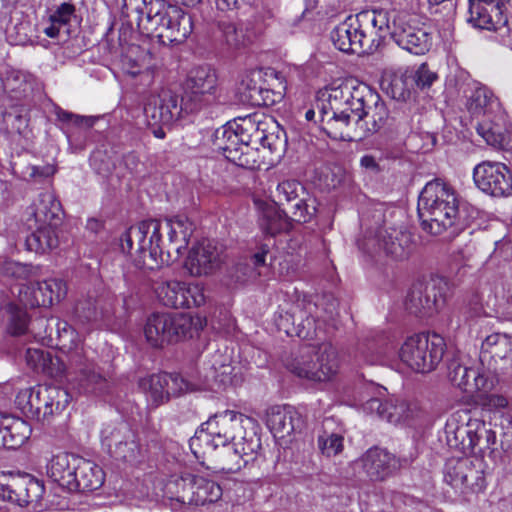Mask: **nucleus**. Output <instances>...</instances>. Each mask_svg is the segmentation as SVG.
<instances>
[{
    "label": "nucleus",
    "mask_w": 512,
    "mask_h": 512,
    "mask_svg": "<svg viewBox=\"0 0 512 512\" xmlns=\"http://www.w3.org/2000/svg\"><path fill=\"white\" fill-rule=\"evenodd\" d=\"M252 420L245 415L232 410L215 414L203 423L191 440V445H205L211 449L225 447L230 441L238 439L237 432Z\"/></svg>",
    "instance_id": "13"
},
{
    "label": "nucleus",
    "mask_w": 512,
    "mask_h": 512,
    "mask_svg": "<svg viewBox=\"0 0 512 512\" xmlns=\"http://www.w3.org/2000/svg\"><path fill=\"white\" fill-rule=\"evenodd\" d=\"M30 425L21 418L0 412V448L17 449L31 436Z\"/></svg>",
    "instance_id": "37"
},
{
    "label": "nucleus",
    "mask_w": 512,
    "mask_h": 512,
    "mask_svg": "<svg viewBox=\"0 0 512 512\" xmlns=\"http://www.w3.org/2000/svg\"><path fill=\"white\" fill-rule=\"evenodd\" d=\"M61 204L53 191H45L30 207L27 218L31 234L26 238V246L30 251L45 253L59 244L57 228L61 222Z\"/></svg>",
    "instance_id": "5"
},
{
    "label": "nucleus",
    "mask_w": 512,
    "mask_h": 512,
    "mask_svg": "<svg viewBox=\"0 0 512 512\" xmlns=\"http://www.w3.org/2000/svg\"><path fill=\"white\" fill-rule=\"evenodd\" d=\"M466 97L467 109L473 115L482 116V118L496 111V108L493 107L494 103L497 106H502L493 91L479 82L470 85L469 94Z\"/></svg>",
    "instance_id": "40"
},
{
    "label": "nucleus",
    "mask_w": 512,
    "mask_h": 512,
    "mask_svg": "<svg viewBox=\"0 0 512 512\" xmlns=\"http://www.w3.org/2000/svg\"><path fill=\"white\" fill-rule=\"evenodd\" d=\"M482 466V459L476 458L473 462L469 458H451L445 464L444 480L462 493L466 489L473 492L481 491L485 487Z\"/></svg>",
    "instance_id": "18"
},
{
    "label": "nucleus",
    "mask_w": 512,
    "mask_h": 512,
    "mask_svg": "<svg viewBox=\"0 0 512 512\" xmlns=\"http://www.w3.org/2000/svg\"><path fill=\"white\" fill-rule=\"evenodd\" d=\"M163 222L158 219H148L136 226L130 227L122 236V249L130 251L137 244L142 265L153 269L154 267L169 264L170 250L163 239Z\"/></svg>",
    "instance_id": "8"
},
{
    "label": "nucleus",
    "mask_w": 512,
    "mask_h": 512,
    "mask_svg": "<svg viewBox=\"0 0 512 512\" xmlns=\"http://www.w3.org/2000/svg\"><path fill=\"white\" fill-rule=\"evenodd\" d=\"M446 350L444 338L437 333H415L400 346L399 359L416 373H429L442 361Z\"/></svg>",
    "instance_id": "9"
},
{
    "label": "nucleus",
    "mask_w": 512,
    "mask_h": 512,
    "mask_svg": "<svg viewBox=\"0 0 512 512\" xmlns=\"http://www.w3.org/2000/svg\"><path fill=\"white\" fill-rule=\"evenodd\" d=\"M445 286L441 279L415 283L406 297V309L419 316L432 314L445 303Z\"/></svg>",
    "instance_id": "23"
},
{
    "label": "nucleus",
    "mask_w": 512,
    "mask_h": 512,
    "mask_svg": "<svg viewBox=\"0 0 512 512\" xmlns=\"http://www.w3.org/2000/svg\"><path fill=\"white\" fill-rule=\"evenodd\" d=\"M198 112L199 111H190L186 109V105L184 103V94L180 99L177 95L169 94L162 100V103L159 107L160 115L157 121L161 122L162 124H169L182 118L185 115L196 114Z\"/></svg>",
    "instance_id": "45"
},
{
    "label": "nucleus",
    "mask_w": 512,
    "mask_h": 512,
    "mask_svg": "<svg viewBox=\"0 0 512 512\" xmlns=\"http://www.w3.org/2000/svg\"><path fill=\"white\" fill-rule=\"evenodd\" d=\"M496 111L487 114L477 125L478 134L495 148L512 149V129L508 115L502 106L493 105Z\"/></svg>",
    "instance_id": "25"
},
{
    "label": "nucleus",
    "mask_w": 512,
    "mask_h": 512,
    "mask_svg": "<svg viewBox=\"0 0 512 512\" xmlns=\"http://www.w3.org/2000/svg\"><path fill=\"white\" fill-rule=\"evenodd\" d=\"M143 14L141 24L162 43H182L193 31L192 17L181 7L164 0H150Z\"/></svg>",
    "instance_id": "6"
},
{
    "label": "nucleus",
    "mask_w": 512,
    "mask_h": 512,
    "mask_svg": "<svg viewBox=\"0 0 512 512\" xmlns=\"http://www.w3.org/2000/svg\"><path fill=\"white\" fill-rule=\"evenodd\" d=\"M482 349L494 357L505 358L508 352L512 351V342L507 335L494 333L486 337Z\"/></svg>",
    "instance_id": "48"
},
{
    "label": "nucleus",
    "mask_w": 512,
    "mask_h": 512,
    "mask_svg": "<svg viewBox=\"0 0 512 512\" xmlns=\"http://www.w3.org/2000/svg\"><path fill=\"white\" fill-rule=\"evenodd\" d=\"M289 217L285 213L267 212L261 220V227L270 235H275L290 228Z\"/></svg>",
    "instance_id": "51"
},
{
    "label": "nucleus",
    "mask_w": 512,
    "mask_h": 512,
    "mask_svg": "<svg viewBox=\"0 0 512 512\" xmlns=\"http://www.w3.org/2000/svg\"><path fill=\"white\" fill-rule=\"evenodd\" d=\"M382 206L376 208L373 218L376 227L367 228L369 239L368 245L377 244L380 249L395 260H402L408 257L411 251V237L407 232L398 231L395 228L384 229L379 222L382 221Z\"/></svg>",
    "instance_id": "20"
},
{
    "label": "nucleus",
    "mask_w": 512,
    "mask_h": 512,
    "mask_svg": "<svg viewBox=\"0 0 512 512\" xmlns=\"http://www.w3.org/2000/svg\"><path fill=\"white\" fill-rule=\"evenodd\" d=\"M151 55L138 46L131 47L121 58V69L124 73L137 77L151 63Z\"/></svg>",
    "instance_id": "46"
},
{
    "label": "nucleus",
    "mask_w": 512,
    "mask_h": 512,
    "mask_svg": "<svg viewBox=\"0 0 512 512\" xmlns=\"http://www.w3.org/2000/svg\"><path fill=\"white\" fill-rule=\"evenodd\" d=\"M217 76L207 66L197 67L188 75L184 87V103L190 111H202L216 100Z\"/></svg>",
    "instance_id": "17"
},
{
    "label": "nucleus",
    "mask_w": 512,
    "mask_h": 512,
    "mask_svg": "<svg viewBox=\"0 0 512 512\" xmlns=\"http://www.w3.org/2000/svg\"><path fill=\"white\" fill-rule=\"evenodd\" d=\"M446 434L450 440L453 436L455 445L460 444L463 450H469L476 457H483L492 452L496 443V435L483 421L471 419L465 410L458 411L447 420Z\"/></svg>",
    "instance_id": "11"
},
{
    "label": "nucleus",
    "mask_w": 512,
    "mask_h": 512,
    "mask_svg": "<svg viewBox=\"0 0 512 512\" xmlns=\"http://www.w3.org/2000/svg\"><path fill=\"white\" fill-rule=\"evenodd\" d=\"M40 268L32 265L22 264L12 260H1L0 259V273L13 277L19 280H24L26 283L21 284L19 291L31 292L27 290V287L34 286L37 277L39 276Z\"/></svg>",
    "instance_id": "44"
},
{
    "label": "nucleus",
    "mask_w": 512,
    "mask_h": 512,
    "mask_svg": "<svg viewBox=\"0 0 512 512\" xmlns=\"http://www.w3.org/2000/svg\"><path fill=\"white\" fill-rule=\"evenodd\" d=\"M356 463L373 481L384 480L403 466L401 459L379 447L368 449Z\"/></svg>",
    "instance_id": "31"
},
{
    "label": "nucleus",
    "mask_w": 512,
    "mask_h": 512,
    "mask_svg": "<svg viewBox=\"0 0 512 512\" xmlns=\"http://www.w3.org/2000/svg\"><path fill=\"white\" fill-rule=\"evenodd\" d=\"M56 332L61 349L70 353V361L78 369L77 383L79 392L97 393L106 386V380L95 371L94 364L88 360L87 352L80 343L76 330L64 320H57Z\"/></svg>",
    "instance_id": "10"
},
{
    "label": "nucleus",
    "mask_w": 512,
    "mask_h": 512,
    "mask_svg": "<svg viewBox=\"0 0 512 512\" xmlns=\"http://www.w3.org/2000/svg\"><path fill=\"white\" fill-rule=\"evenodd\" d=\"M73 478L75 487L68 486L67 491L90 492L97 490L104 483V472L100 466L90 460L78 457L75 460Z\"/></svg>",
    "instance_id": "38"
},
{
    "label": "nucleus",
    "mask_w": 512,
    "mask_h": 512,
    "mask_svg": "<svg viewBox=\"0 0 512 512\" xmlns=\"http://www.w3.org/2000/svg\"><path fill=\"white\" fill-rule=\"evenodd\" d=\"M255 143H260L263 148H267L271 152L278 151L282 146V140L278 135L267 133V126H265Z\"/></svg>",
    "instance_id": "61"
},
{
    "label": "nucleus",
    "mask_w": 512,
    "mask_h": 512,
    "mask_svg": "<svg viewBox=\"0 0 512 512\" xmlns=\"http://www.w3.org/2000/svg\"><path fill=\"white\" fill-rule=\"evenodd\" d=\"M494 34L499 43L512 50V19L506 17L503 23L497 26Z\"/></svg>",
    "instance_id": "59"
},
{
    "label": "nucleus",
    "mask_w": 512,
    "mask_h": 512,
    "mask_svg": "<svg viewBox=\"0 0 512 512\" xmlns=\"http://www.w3.org/2000/svg\"><path fill=\"white\" fill-rule=\"evenodd\" d=\"M166 373L153 374L140 380L139 387L151 406H159L169 399Z\"/></svg>",
    "instance_id": "43"
},
{
    "label": "nucleus",
    "mask_w": 512,
    "mask_h": 512,
    "mask_svg": "<svg viewBox=\"0 0 512 512\" xmlns=\"http://www.w3.org/2000/svg\"><path fill=\"white\" fill-rule=\"evenodd\" d=\"M287 369L299 378L312 382H322L334 377L339 369L335 349L330 344H322L318 350L303 348L286 364Z\"/></svg>",
    "instance_id": "12"
},
{
    "label": "nucleus",
    "mask_w": 512,
    "mask_h": 512,
    "mask_svg": "<svg viewBox=\"0 0 512 512\" xmlns=\"http://www.w3.org/2000/svg\"><path fill=\"white\" fill-rule=\"evenodd\" d=\"M17 482V477H8L7 475H0V498L10 502H15L16 491L14 484Z\"/></svg>",
    "instance_id": "60"
},
{
    "label": "nucleus",
    "mask_w": 512,
    "mask_h": 512,
    "mask_svg": "<svg viewBox=\"0 0 512 512\" xmlns=\"http://www.w3.org/2000/svg\"><path fill=\"white\" fill-rule=\"evenodd\" d=\"M319 119L328 136L354 141L379 131L388 119V109L369 85L347 79L318 92Z\"/></svg>",
    "instance_id": "1"
},
{
    "label": "nucleus",
    "mask_w": 512,
    "mask_h": 512,
    "mask_svg": "<svg viewBox=\"0 0 512 512\" xmlns=\"http://www.w3.org/2000/svg\"><path fill=\"white\" fill-rule=\"evenodd\" d=\"M11 110H6L3 113V120L11 128L18 133L27 126L26 108L23 104H8Z\"/></svg>",
    "instance_id": "52"
},
{
    "label": "nucleus",
    "mask_w": 512,
    "mask_h": 512,
    "mask_svg": "<svg viewBox=\"0 0 512 512\" xmlns=\"http://www.w3.org/2000/svg\"><path fill=\"white\" fill-rule=\"evenodd\" d=\"M167 494H181L183 502L205 505L218 501L222 496L219 484L203 476L184 473L173 476L165 485Z\"/></svg>",
    "instance_id": "15"
},
{
    "label": "nucleus",
    "mask_w": 512,
    "mask_h": 512,
    "mask_svg": "<svg viewBox=\"0 0 512 512\" xmlns=\"http://www.w3.org/2000/svg\"><path fill=\"white\" fill-rule=\"evenodd\" d=\"M78 456L68 453H58L53 455L46 464V474L55 483L63 489H68V486L75 487L73 473L75 470V463Z\"/></svg>",
    "instance_id": "39"
},
{
    "label": "nucleus",
    "mask_w": 512,
    "mask_h": 512,
    "mask_svg": "<svg viewBox=\"0 0 512 512\" xmlns=\"http://www.w3.org/2000/svg\"><path fill=\"white\" fill-rule=\"evenodd\" d=\"M55 171V167L50 164L41 166L29 165L25 168L22 174L26 180L41 181L43 179L50 178L54 175Z\"/></svg>",
    "instance_id": "56"
},
{
    "label": "nucleus",
    "mask_w": 512,
    "mask_h": 512,
    "mask_svg": "<svg viewBox=\"0 0 512 512\" xmlns=\"http://www.w3.org/2000/svg\"><path fill=\"white\" fill-rule=\"evenodd\" d=\"M489 306L493 307L496 314H499L506 318L512 317V288L502 287L496 291L493 298H489L487 301Z\"/></svg>",
    "instance_id": "50"
},
{
    "label": "nucleus",
    "mask_w": 512,
    "mask_h": 512,
    "mask_svg": "<svg viewBox=\"0 0 512 512\" xmlns=\"http://www.w3.org/2000/svg\"><path fill=\"white\" fill-rule=\"evenodd\" d=\"M297 322V328L295 329V332L298 337L307 339L312 338L314 335H316V331L318 328H320V321H316L314 318L307 317L306 319H303L302 315H299L298 317L293 316V323L295 324Z\"/></svg>",
    "instance_id": "54"
},
{
    "label": "nucleus",
    "mask_w": 512,
    "mask_h": 512,
    "mask_svg": "<svg viewBox=\"0 0 512 512\" xmlns=\"http://www.w3.org/2000/svg\"><path fill=\"white\" fill-rule=\"evenodd\" d=\"M248 425L237 432L238 439L232 442L233 451L230 453L231 461L222 467L227 473H235L253 460L261 448L260 437L253 429H247Z\"/></svg>",
    "instance_id": "33"
},
{
    "label": "nucleus",
    "mask_w": 512,
    "mask_h": 512,
    "mask_svg": "<svg viewBox=\"0 0 512 512\" xmlns=\"http://www.w3.org/2000/svg\"><path fill=\"white\" fill-rule=\"evenodd\" d=\"M162 222L168 249H173L177 256L181 255L195 231V223L185 215H176Z\"/></svg>",
    "instance_id": "36"
},
{
    "label": "nucleus",
    "mask_w": 512,
    "mask_h": 512,
    "mask_svg": "<svg viewBox=\"0 0 512 512\" xmlns=\"http://www.w3.org/2000/svg\"><path fill=\"white\" fill-rule=\"evenodd\" d=\"M387 19L379 33L380 43L387 35L403 50L424 55L432 46V35L421 23L418 0H389V7L379 9Z\"/></svg>",
    "instance_id": "2"
},
{
    "label": "nucleus",
    "mask_w": 512,
    "mask_h": 512,
    "mask_svg": "<svg viewBox=\"0 0 512 512\" xmlns=\"http://www.w3.org/2000/svg\"><path fill=\"white\" fill-rule=\"evenodd\" d=\"M225 261L224 249L211 241H202L189 252L184 267L191 276H206L214 273Z\"/></svg>",
    "instance_id": "26"
},
{
    "label": "nucleus",
    "mask_w": 512,
    "mask_h": 512,
    "mask_svg": "<svg viewBox=\"0 0 512 512\" xmlns=\"http://www.w3.org/2000/svg\"><path fill=\"white\" fill-rule=\"evenodd\" d=\"M102 444L116 459L133 462L138 460L141 448L134 432L126 423L106 427L102 430Z\"/></svg>",
    "instance_id": "28"
},
{
    "label": "nucleus",
    "mask_w": 512,
    "mask_h": 512,
    "mask_svg": "<svg viewBox=\"0 0 512 512\" xmlns=\"http://www.w3.org/2000/svg\"><path fill=\"white\" fill-rule=\"evenodd\" d=\"M217 27L222 33L225 41L232 45L237 43V32L234 23L228 18L217 20Z\"/></svg>",
    "instance_id": "62"
},
{
    "label": "nucleus",
    "mask_w": 512,
    "mask_h": 512,
    "mask_svg": "<svg viewBox=\"0 0 512 512\" xmlns=\"http://www.w3.org/2000/svg\"><path fill=\"white\" fill-rule=\"evenodd\" d=\"M387 19L379 9L364 10L348 17L331 32L334 46L344 53L371 52L380 45V31Z\"/></svg>",
    "instance_id": "4"
},
{
    "label": "nucleus",
    "mask_w": 512,
    "mask_h": 512,
    "mask_svg": "<svg viewBox=\"0 0 512 512\" xmlns=\"http://www.w3.org/2000/svg\"><path fill=\"white\" fill-rule=\"evenodd\" d=\"M157 299L167 307H200L206 302L204 285L199 282L162 280L155 285Z\"/></svg>",
    "instance_id": "16"
},
{
    "label": "nucleus",
    "mask_w": 512,
    "mask_h": 512,
    "mask_svg": "<svg viewBox=\"0 0 512 512\" xmlns=\"http://www.w3.org/2000/svg\"><path fill=\"white\" fill-rule=\"evenodd\" d=\"M231 122L245 144L246 149H248L251 143H255L265 126L268 125L265 116L259 113L238 117Z\"/></svg>",
    "instance_id": "42"
},
{
    "label": "nucleus",
    "mask_w": 512,
    "mask_h": 512,
    "mask_svg": "<svg viewBox=\"0 0 512 512\" xmlns=\"http://www.w3.org/2000/svg\"><path fill=\"white\" fill-rule=\"evenodd\" d=\"M137 77H139V84L141 86L151 88L155 81V69L153 65L151 63L147 65Z\"/></svg>",
    "instance_id": "63"
},
{
    "label": "nucleus",
    "mask_w": 512,
    "mask_h": 512,
    "mask_svg": "<svg viewBox=\"0 0 512 512\" xmlns=\"http://www.w3.org/2000/svg\"><path fill=\"white\" fill-rule=\"evenodd\" d=\"M70 400L71 396L64 388L39 385L33 399V412L29 413V417L42 423H49L51 416L61 413Z\"/></svg>",
    "instance_id": "27"
},
{
    "label": "nucleus",
    "mask_w": 512,
    "mask_h": 512,
    "mask_svg": "<svg viewBox=\"0 0 512 512\" xmlns=\"http://www.w3.org/2000/svg\"><path fill=\"white\" fill-rule=\"evenodd\" d=\"M213 148L222 152L225 158L238 165L245 163L242 159L244 155L245 144L242 142L237 130L231 121L217 128L212 135Z\"/></svg>",
    "instance_id": "35"
},
{
    "label": "nucleus",
    "mask_w": 512,
    "mask_h": 512,
    "mask_svg": "<svg viewBox=\"0 0 512 512\" xmlns=\"http://www.w3.org/2000/svg\"><path fill=\"white\" fill-rule=\"evenodd\" d=\"M473 181L482 192L504 197L512 193V173L502 162L482 161L473 168Z\"/></svg>",
    "instance_id": "19"
},
{
    "label": "nucleus",
    "mask_w": 512,
    "mask_h": 512,
    "mask_svg": "<svg viewBox=\"0 0 512 512\" xmlns=\"http://www.w3.org/2000/svg\"><path fill=\"white\" fill-rule=\"evenodd\" d=\"M233 368L230 358L220 352H216L209 360V367L202 382L191 381L179 374L166 373V385L168 394L178 396L187 392H194L202 389H212V383L226 384L230 381Z\"/></svg>",
    "instance_id": "14"
},
{
    "label": "nucleus",
    "mask_w": 512,
    "mask_h": 512,
    "mask_svg": "<svg viewBox=\"0 0 512 512\" xmlns=\"http://www.w3.org/2000/svg\"><path fill=\"white\" fill-rule=\"evenodd\" d=\"M417 210L423 230L440 235L456 223L459 212L456 192L440 179L430 181L421 191Z\"/></svg>",
    "instance_id": "3"
},
{
    "label": "nucleus",
    "mask_w": 512,
    "mask_h": 512,
    "mask_svg": "<svg viewBox=\"0 0 512 512\" xmlns=\"http://www.w3.org/2000/svg\"><path fill=\"white\" fill-rule=\"evenodd\" d=\"M31 292H18L21 304L25 306H48L63 299L67 293L66 283L57 278L42 283L36 281L34 286L27 287Z\"/></svg>",
    "instance_id": "34"
},
{
    "label": "nucleus",
    "mask_w": 512,
    "mask_h": 512,
    "mask_svg": "<svg viewBox=\"0 0 512 512\" xmlns=\"http://www.w3.org/2000/svg\"><path fill=\"white\" fill-rule=\"evenodd\" d=\"M275 203L283 205L292 203V219L299 223H306L316 213V200L309 196L305 187L297 180H283L276 186L273 194Z\"/></svg>",
    "instance_id": "21"
},
{
    "label": "nucleus",
    "mask_w": 512,
    "mask_h": 512,
    "mask_svg": "<svg viewBox=\"0 0 512 512\" xmlns=\"http://www.w3.org/2000/svg\"><path fill=\"white\" fill-rule=\"evenodd\" d=\"M26 362L34 370H44L49 362V357L42 349L28 348Z\"/></svg>",
    "instance_id": "58"
},
{
    "label": "nucleus",
    "mask_w": 512,
    "mask_h": 512,
    "mask_svg": "<svg viewBox=\"0 0 512 512\" xmlns=\"http://www.w3.org/2000/svg\"><path fill=\"white\" fill-rule=\"evenodd\" d=\"M14 487L17 495L15 503L20 506L32 505L34 509L42 508L41 502L45 493L42 481L30 475H25L17 477Z\"/></svg>",
    "instance_id": "41"
},
{
    "label": "nucleus",
    "mask_w": 512,
    "mask_h": 512,
    "mask_svg": "<svg viewBox=\"0 0 512 512\" xmlns=\"http://www.w3.org/2000/svg\"><path fill=\"white\" fill-rule=\"evenodd\" d=\"M344 438L337 433H323L318 436V447L322 454L331 457L339 454L344 447Z\"/></svg>",
    "instance_id": "53"
},
{
    "label": "nucleus",
    "mask_w": 512,
    "mask_h": 512,
    "mask_svg": "<svg viewBox=\"0 0 512 512\" xmlns=\"http://www.w3.org/2000/svg\"><path fill=\"white\" fill-rule=\"evenodd\" d=\"M58 118L61 121L73 122L76 125L85 124L88 127L93 125V121H92L91 118L82 117V116H79V115H74V114H71V113L66 112V111H60L58 113Z\"/></svg>",
    "instance_id": "64"
},
{
    "label": "nucleus",
    "mask_w": 512,
    "mask_h": 512,
    "mask_svg": "<svg viewBox=\"0 0 512 512\" xmlns=\"http://www.w3.org/2000/svg\"><path fill=\"white\" fill-rule=\"evenodd\" d=\"M414 82L420 89L430 88L437 80L436 72L432 71L426 63H422L414 73Z\"/></svg>",
    "instance_id": "55"
},
{
    "label": "nucleus",
    "mask_w": 512,
    "mask_h": 512,
    "mask_svg": "<svg viewBox=\"0 0 512 512\" xmlns=\"http://www.w3.org/2000/svg\"><path fill=\"white\" fill-rule=\"evenodd\" d=\"M38 87L39 81L31 73L7 66L0 67V98L5 97L11 103H18L30 98Z\"/></svg>",
    "instance_id": "29"
},
{
    "label": "nucleus",
    "mask_w": 512,
    "mask_h": 512,
    "mask_svg": "<svg viewBox=\"0 0 512 512\" xmlns=\"http://www.w3.org/2000/svg\"><path fill=\"white\" fill-rule=\"evenodd\" d=\"M301 413L290 405H274L267 409L266 425L275 438L284 439L303 427Z\"/></svg>",
    "instance_id": "32"
},
{
    "label": "nucleus",
    "mask_w": 512,
    "mask_h": 512,
    "mask_svg": "<svg viewBox=\"0 0 512 512\" xmlns=\"http://www.w3.org/2000/svg\"><path fill=\"white\" fill-rule=\"evenodd\" d=\"M207 325L205 317L191 313H153L146 321L144 334L153 346L198 337Z\"/></svg>",
    "instance_id": "7"
},
{
    "label": "nucleus",
    "mask_w": 512,
    "mask_h": 512,
    "mask_svg": "<svg viewBox=\"0 0 512 512\" xmlns=\"http://www.w3.org/2000/svg\"><path fill=\"white\" fill-rule=\"evenodd\" d=\"M509 0H469L468 23L480 30L495 32L503 23Z\"/></svg>",
    "instance_id": "30"
},
{
    "label": "nucleus",
    "mask_w": 512,
    "mask_h": 512,
    "mask_svg": "<svg viewBox=\"0 0 512 512\" xmlns=\"http://www.w3.org/2000/svg\"><path fill=\"white\" fill-rule=\"evenodd\" d=\"M9 314L8 331L12 335H21L27 332L29 324V316L22 307L9 304L7 306Z\"/></svg>",
    "instance_id": "49"
},
{
    "label": "nucleus",
    "mask_w": 512,
    "mask_h": 512,
    "mask_svg": "<svg viewBox=\"0 0 512 512\" xmlns=\"http://www.w3.org/2000/svg\"><path fill=\"white\" fill-rule=\"evenodd\" d=\"M362 409L365 413H375L379 418L393 425H407L419 414L416 402L397 396H391L384 401L371 398L363 404Z\"/></svg>",
    "instance_id": "24"
},
{
    "label": "nucleus",
    "mask_w": 512,
    "mask_h": 512,
    "mask_svg": "<svg viewBox=\"0 0 512 512\" xmlns=\"http://www.w3.org/2000/svg\"><path fill=\"white\" fill-rule=\"evenodd\" d=\"M75 15V6L69 2H63L56 7L50 15V25L44 28V33L54 38L59 34L61 26L70 22Z\"/></svg>",
    "instance_id": "47"
},
{
    "label": "nucleus",
    "mask_w": 512,
    "mask_h": 512,
    "mask_svg": "<svg viewBox=\"0 0 512 512\" xmlns=\"http://www.w3.org/2000/svg\"><path fill=\"white\" fill-rule=\"evenodd\" d=\"M36 387L34 388H25L18 392L15 399V404L17 408L25 415L29 417V413L33 412V399L35 396Z\"/></svg>",
    "instance_id": "57"
},
{
    "label": "nucleus",
    "mask_w": 512,
    "mask_h": 512,
    "mask_svg": "<svg viewBox=\"0 0 512 512\" xmlns=\"http://www.w3.org/2000/svg\"><path fill=\"white\" fill-rule=\"evenodd\" d=\"M448 378L460 390L474 396L479 392H488L493 387V379L479 365H469L460 356H455L448 363Z\"/></svg>",
    "instance_id": "22"
}]
</instances>
